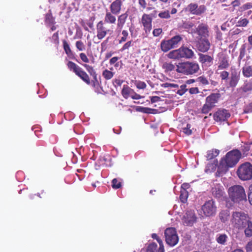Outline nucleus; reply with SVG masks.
<instances>
[{"instance_id":"nucleus-1","label":"nucleus","mask_w":252,"mask_h":252,"mask_svg":"<svg viewBox=\"0 0 252 252\" xmlns=\"http://www.w3.org/2000/svg\"><path fill=\"white\" fill-rule=\"evenodd\" d=\"M231 222L234 228L244 230L246 237L252 236V221L247 214L242 211L233 212Z\"/></svg>"},{"instance_id":"nucleus-2","label":"nucleus","mask_w":252,"mask_h":252,"mask_svg":"<svg viewBox=\"0 0 252 252\" xmlns=\"http://www.w3.org/2000/svg\"><path fill=\"white\" fill-rule=\"evenodd\" d=\"M176 71L185 75H192L197 73L200 67L198 63L194 62L179 63L176 65Z\"/></svg>"},{"instance_id":"nucleus-3","label":"nucleus","mask_w":252,"mask_h":252,"mask_svg":"<svg viewBox=\"0 0 252 252\" xmlns=\"http://www.w3.org/2000/svg\"><path fill=\"white\" fill-rule=\"evenodd\" d=\"M192 36L195 38V43L197 49L203 53L208 52L210 49L211 44L208 37L207 32H191Z\"/></svg>"},{"instance_id":"nucleus-4","label":"nucleus","mask_w":252,"mask_h":252,"mask_svg":"<svg viewBox=\"0 0 252 252\" xmlns=\"http://www.w3.org/2000/svg\"><path fill=\"white\" fill-rule=\"evenodd\" d=\"M229 198L233 203H239L246 200V194L244 188L240 185H234L228 189Z\"/></svg>"},{"instance_id":"nucleus-5","label":"nucleus","mask_w":252,"mask_h":252,"mask_svg":"<svg viewBox=\"0 0 252 252\" xmlns=\"http://www.w3.org/2000/svg\"><path fill=\"white\" fill-rule=\"evenodd\" d=\"M220 93H212L208 95L205 100V103L203 105L201 109V112L203 114H207L213 108L216 106L220 98Z\"/></svg>"},{"instance_id":"nucleus-6","label":"nucleus","mask_w":252,"mask_h":252,"mask_svg":"<svg viewBox=\"0 0 252 252\" xmlns=\"http://www.w3.org/2000/svg\"><path fill=\"white\" fill-rule=\"evenodd\" d=\"M237 174L241 180L247 181L252 179V164L249 162L241 164L237 170Z\"/></svg>"},{"instance_id":"nucleus-7","label":"nucleus","mask_w":252,"mask_h":252,"mask_svg":"<svg viewBox=\"0 0 252 252\" xmlns=\"http://www.w3.org/2000/svg\"><path fill=\"white\" fill-rule=\"evenodd\" d=\"M68 68L80 77L87 85L91 84V80L89 75L75 63L69 61L67 64Z\"/></svg>"},{"instance_id":"nucleus-8","label":"nucleus","mask_w":252,"mask_h":252,"mask_svg":"<svg viewBox=\"0 0 252 252\" xmlns=\"http://www.w3.org/2000/svg\"><path fill=\"white\" fill-rule=\"evenodd\" d=\"M241 157V152L237 149H235L228 152L222 158L230 167H233L238 162Z\"/></svg>"},{"instance_id":"nucleus-9","label":"nucleus","mask_w":252,"mask_h":252,"mask_svg":"<svg viewBox=\"0 0 252 252\" xmlns=\"http://www.w3.org/2000/svg\"><path fill=\"white\" fill-rule=\"evenodd\" d=\"M166 243L170 246H174L179 241L176 229L173 227L167 228L164 232Z\"/></svg>"},{"instance_id":"nucleus-10","label":"nucleus","mask_w":252,"mask_h":252,"mask_svg":"<svg viewBox=\"0 0 252 252\" xmlns=\"http://www.w3.org/2000/svg\"><path fill=\"white\" fill-rule=\"evenodd\" d=\"M201 209L206 217L214 216L216 214L217 209L215 201L213 199L206 201L202 205Z\"/></svg>"},{"instance_id":"nucleus-11","label":"nucleus","mask_w":252,"mask_h":252,"mask_svg":"<svg viewBox=\"0 0 252 252\" xmlns=\"http://www.w3.org/2000/svg\"><path fill=\"white\" fill-rule=\"evenodd\" d=\"M230 114L227 110L225 109H219L214 114V119L218 122H224L230 117Z\"/></svg>"},{"instance_id":"nucleus-12","label":"nucleus","mask_w":252,"mask_h":252,"mask_svg":"<svg viewBox=\"0 0 252 252\" xmlns=\"http://www.w3.org/2000/svg\"><path fill=\"white\" fill-rule=\"evenodd\" d=\"M198 57V61L203 67L211 66L213 64L214 60L213 56L208 54L199 53Z\"/></svg>"},{"instance_id":"nucleus-13","label":"nucleus","mask_w":252,"mask_h":252,"mask_svg":"<svg viewBox=\"0 0 252 252\" xmlns=\"http://www.w3.org/2000/svg\"><path fill=\"white\" fill-rule=\"evenodd\" d=\"M238 90L243 96L249 94L252 91V79L245 81L244 85Z\"/></svg>"},{"instance_id":"nucleus-14","label":"nucleus","mask_w":252,"mask_h":252,"mask_svg":"<svg viewBox=\"0 0 252 252\" xmlns=\"http://www.w3.org/2000/svg\"><path fill=\"white\" fill-rule=\"evenodd\" d=\"M227 163L222 158L221 159L220 164L218 167L217 171L216 173V176L217 177H220L222 176L230 168Z\"/></svg>"},{"instance_id":"nucleus-15","label":"nucleus","mask_w":252,"mask_h":252,"mask_svg":"<svg viewBox=\"0 0 252 252\" xmlns=\"http://www.w3.org/2000/svg\"><path fill=\"white\" fill-rule=\"evenodd\" d=\"M195 214L191 211H188L183 218V222L184 224L188 226L192 225L196 221Z\"/></svg>"},{"instance_id":"nucleus-16","label":"nucleus","mask_w":252,"mask_h":252,"mask_svg":"<svg viewBox=\"0 0 252 252\" xmlns=\"http://www.w3.org/2000/svg\"><path fill=\"white\" fill-rule=\"evenodd\" d=\"M229 66L228 58L223 54L219 55L218 70H223Z\"/></svg>"},{"instance_id":"nucleus-17","label":"nucleus","mask_w":252,"mask_h":252,"mask_svg":"<svg viewBox=\"0 0 252 252\" xmlns=\"http://www.w3.org/2000/svg\"><path fill=\"white\" fill-rule=\"evenodd\" d=\"M240 80V73L236 71L232 72L230 74V78L229 81V85L230 87H235Z\"/></svg>"},{"instance_id":"nucleus-18","label":"nucleus","mask_w":252,"mask_h":252,"mask_svg":"<svg viewBox=\"0 0 252 252\" xmlns=\"http://www.w3.org/2000/svg\"><path fill=\"white\" fill-rule=\"evenodd\" d=\"M142 22L144 27L145 32L150 31L152 29V18L150 15L143 14L142 18Z\"/></svg>"},{"instance_id":"nucleus-19","label":"nucleus","mask_w":252,"mask_h":252,"mask_svg":"<svg viewBox=\"0 0 252 252\" xmlns=\"http://www.w3.org/2000/svg\"><path fill=\"white\" fill-rule=\"evenodd\" d=\"M182 58L191 59L194 56V52L187 47H182L180 48Z\"/></svg>"},{"instance_id":"nucleus-20","label":"nucleus","mask_w":252,"mask_h":252,"mask_svg":"<svg viewBox=\"0 0 252 252\" xmlns=\"http://www.w3.org/2000/svg\"><path fill=\"white\" fill-rule=\"evenodd\" d=\"M121 0H116L111 4L110 9L112 13L114 14H118L121 8Z\"/></svg>"},{"instance_id":"nucleus-21","label":"nucleus","mask_w":252,"mask_h":252,"mask_svg":"<svg viewBox=\"0 0 252 252\" xmlns=\"http://www.w3.org/2000/svg\"><path fill=\"white\" fill-rule=\"evenodd\" d=\"M213 195L216 198H220L223 195L224 191L222 186L217 185L212 189Z\"/></svg>"},{"instance_id":"nucleus-22","label":"nucleus","mask_w":252,"mask_h":252,"mask_svg":"<svg viewBox=\"0 0 252 252\" xmlns=\"http://www.w3.org/2000/svg\"><path fill=\"white\" fill-rule=\"evenodd\" d=\"M230 215L229 210L227 209L222 210L219 213V217L221 222L225 223L229 220Z\"/></svg>"},{"instance_id":"nucleus-23","label":"nucleus","mask_w":252,"mask_h":252,"mask_svg":"<svg viewBox=\"0 0 252 252\" xmlns=\"http://www.w3.org/2000/svg\"><path fill=\"white\" fill-rule=\"evenodd\" d=\"M167 57L170 59H179L182 58L180 48L177 50H174L170 51L167 55Z\"/></svg>"},{"instance_id":"nucleus-24","label":"nucleus","mask_w":252,"mask_h":252,"mask_svg":"<svg viewBox=\"0 0 252 252\" xmlns=\"http://www.w3.org/2000/svg\"><path fill=\"white\" fill-rule=\"evenodd\" d=\"M132 92H133V89L130 88L127 85H124L122 90V94L125 98H128Z\"/></svg>"},{"instance_id":"nucleus-25","label":"nucleus","mask_w":252,"mask_h":252,"mask_svg":"<svg viewBox=\"0 0 252 252\" xmlns=\"http://www.w3.org/2000/svg\"><path fill=\"white\" fill-rule=\"evenodd\" d=\"M161 49L164 52H166L172 48H174L169 40L162 41L160 44Z\"/></svg>"},{"instance_id":"nucleus-26","label":"nucleus","mask_w":252,"mask_h":252,"mask_svg":"<svg viewBox=\"0 0 252 252\" xmlns=\"http://www.w3.org/2000/svg\"><path fill=\"white\" fill-rule=\"evenodd\" d=\"M228 236L225 234H219L217 235L216 241L220 245H224L225 244Z\"/></svg>"},{"instance_id":"nucleus-27","label":"nucleus","mask_w":252,"mask_h":252,"mask_svg":"<svg viewBox=\"0 0 252 252\" xmlns=\"http://www.w3.org/2000/svg\"><path fill=\"white\" fill-rule=\"evenodd\" d=\"M220 153V151L217 149H212L207 152L206 158L207 160H211L217 157Z\"/></svg>"},{"instance_id":"nucleus-28","label":"nucleus","mask_w":252,"mask_h":252,"mask_svg":"<svg viewBox=\"0 0 252 252\" xmlns=\"http://www.w3.org/2000/svg\"><path fill=\"white\" fill-rule=\"evenodd\" d=\"M110 69L109 70L105 69L102 73V76L105 80H110L114 76V72L111 71L113 69V67L110 68Z\"/></svg>"},{"instance_id":"nucleus-29","label":"nucleus","mask_w":252,"mask_h":252,"mask_svg":"<svg viewBox=\"0 0 252 252\" xmlns=\"http://www.w3.org/2000/svg\"><path fill=\"white\" fill-rule=\"evenodd\" d=\"M243 75L245 77H250L252 76V65L245 66L242 68Z\"/></svg>"},{"instance_id":"nucleus-30","label":"nucleus","mask_w":252,"mask_h":252,"mask_svg":"<svg viewBox=\"0 0 252 252\" xmlns=\"http://www.w3.org/2000/svg\"><path fill=\"white\" fill-rule=\"evenodd\" d=\"M138 110L145 114H156L158 112L157 109L144 107H139Z\"/></svg>"},{"instance_id":"nucleus-31","label":"nucleus","mask_w":252,"mask_h":252,"mask_svg":"<svg viewBox=\"0 0 252 252\" xmlns=\"http://www.w3.org/2000/svg\"><path fill=\"white\" fill-rule=\"evenodd\" d=\"M163 69H164L165 72H170L174 70L175 68L174 64L171 63L165 62L163 63L162 66Z\"/></svg>"},{"instance_id":"nucleus-32","label":"nucleus","mask_w":252,"mask_h":252,"mask_svg":"<svg viewBox=\"0 0 252 252\" xmlns=\"http://www.w3.org/2000/svg\"><path fill=\"white\" fill-rule=\"evenodd\" d=\"M45 21L47 24H49L51 26V30L54 31L56 30V27L53 25L54 23V20L51 14H47L46 15Z\"/></svg>"},{"instance_id":"nucleus-33","label":"nucleus","mask_w":252,"mask_h":252,"mask_svg":"<svg viewBox=\"0 0 252 252\" xmlns=\"http://www.w3.org/2000/svg\"><path fill=\"white\" fill-rule=\"evenodd\" d=\"M127 17V14L126 13L123 14L119 17L118 20V26L119 28H121L123 27Z\"/></svg>"},{"instance_id":"nucleus-34","label":"nucleus","mask_w":252,"mask_h":252,"mask_svg":"<svg viewBox=\"0 0 252 252\" xmlns=\"http://www.w3.org/2000/svg\"><path fill=\"white\" fill-rule=\"evenodd\" d=\"M189 196V192L187 190H181L180 199L181 201L184 203H186L187 201Z\"/></svg>"},{"instance_id":"nucleus-35","label":"nucleus","mask_w":252,"mask_h":252,"mask_svg":"<svg viewBox=\"0 0 252 252\" xmlns=\"http://www.w3.org/2000/svg\"><path fill=\"white\" fill-rule=\"evenodd\" d=\"M218 165V161H215L213 163H209L207 164L205 171L206 172H213L214 171Z\"/></svg>"},{"instance_id":"nucleus-36","label":"nucleus","mask_w":252,"mask_h":252,"mask_svg":"<svg viewBox=\"0 0 252 252\" xmlns=\"http://www.w3.org/2000/svg\"><path fill=\"white\" fill-rule=\"evenodd\" d=\"M182 38L180 35H176L172 38H171L169 40L170 41L172 46H173V48L176 47V46L177 44L181 41Z\"/></svg>"},{"instance_id":"nucleus-37","label":"nucleus","mask_w":252,"mask_h":252,"mask_svg":"<svg viewBox=\"0 0 252 252\" xmlns=\"http://www.w3.org/2000/svg\"><path fill=\"white\" fill-rule=\"evenodd\" d=\"M196 82L202 86H206L209 84V81L204 76H201L196 78Z\"/></svg>"},{"instance_id":"nucleus-38","label":"nucleus","mask_w":252,"mask_h":252,"mask_svg":"<svg viewBox=\"0 0 252 252\" xmlns=\"http://www.w3.org/2000/svg\"><path fill=\"white\" fill-rule=\"evenodd\" d=\"M93 77V79L91 81V84L90 85H91L93 88H98L99 85L100 83L97 79V74H95L93 75H92Z\"/></svg>"},{"instance_id":"nucleus-39","label":"nucleus","mask_w":252,"mask_h":252,"mask_svg":"<svg viewBox=\"0 0 252 252\" xmlns=\"http://www.w3.org/2000/svg\"><path fill=\"white\" fill-rule=\"evenodd\" d=\"M105 21L107 23H114L116 21V18L111 13L107 12L105 17Z\"/></svg>"},{"instance_id":"nucleus-40","label":"nucleus","mask_w":252,"mask_h":252,"mask_svg":"<svg viewBox=\"0 0 252 252\" xmlns=\"http://www.w3.org/2000/svg\"><path fill=\"white\" fill-rule=\"evenodd\" d=\"M197 6L198 5L196 3H190L188 6V8L191 13L195 15V13L197 12Z\"/></svg>"},{"instance_id":"nucleus-41","label":"nucleus","mask_w":252,"mask_h":252,"mask_svg":"<svg viewBox=\"0 0 252 252\" xmlns=\"http://www.w3.org/2000/svg\"><path fill=\"white\" fill-rule=\"evenodd\" d=\"M158 246L155 243L150 244L147 248V252H157Z\"/></svg>"},{"instance_id":"nucleus-42","label":"nucleus","mask_w":252,"mask_h":252,"mask_svg":"<svg viewBox=\"0 0 252 252\" xmlns=\"http://www.w3.org/2000/svg\"><path fill=\"white\" fill-rule=\"evenodd\" d=\"M134 84L138 89H145L147 87V85L144 82L139 80H136Z\"/></svg>"},{"instance_id":"nucleus-43","label":"nucleus","mask_w":252,"mask_h":252,"mask_svg":"<svg viewBox=\"0 0 252 252\" xmlns=\"http://www.w3.org/2000/svg\"><path fill=\"white\" fill-rule=\"evenodd\" d=\"M122 187L121 182H119L117 179H113L112 181V187L114 189H118Z\"/></svg>"},{"instance_id":"nucleus-44","label":"nucleus","mask_w":252,"mask_h":252,"mask_svg":"<svg viewBox=\"0 0 252 252\" xmlns=\"http://www.w3.org/2000/svg\"><path fill=\"white\" fill-rule=\"evenodd\" d=\"M84 67L86 68L89 73L92 76L96 74V72L92 66L87 64H83Z\"/></svg>"},{"instance_id":"nucleus-45","label":"nucleus","mask_w":252,"mask_h":252,"mask_svg":"<svg viewBox=\"0 0 252 252\" xmlns=\"http://www.w3.org/2000/svg\"><path fill=\"white\" fill-rule=\"evenodd\" d=\"M191 125L188 124L186 127L182 128V131L187 135H189L192 134V130L190 129Z\"/></svg>"},{"instance_id":"nucleus-46","label":"nucleus","mask_w":252,"mask_h":252,"mask_svg":"<svg viewBox=\"0 0 252 252\" xmlns=\"http://www.w3.org/2000/svg\"><path fill=\"white\" fill-rule=\"evenodd\" d=\"M187 91H188V89H187V85L186 84H183V85H182L180 87V89L177 91V94H178L180 95H182Z\"/></svg>"},{"instance_id":"nucleus-47","label":"nucleus","mask_w":252,"mask_h":252,"mask_svg":"<svg viewBox=\"0 0 252 252\" xmlns=\"http://www.w3.org/2000/svg\"><path fill=\"white\" fill-rule=\"evenodd\" d=\"M63 46L66 54L68 55H70L71 54V50L68 44L65 40H63Z\"/></svg>"},{"instance_id":"nucleus-48","label":"nucleus","mask_w":252,"mask_h":252,"mask_svg":"<svg viewBox=\"0 0 252 252\" xmlns=\"http://www.w3.org/2000/svg\"><path fill=\"white\" fill-rule=\"evenodd\" d=\"M206 7L204 5H200L199 7L197 6V12L195 13V15H201V14L203 13L206 11Z\"/></svg>"},{"instance_id":"nucleus-49","label":"nucleus","mask_w":252,"mask_h":252,"mask_svg":"<svg viewBox=\"0 0 252 252\" xmlns=\"http://www.w3.org/2000/svg\"><path fill=\"white\" fill-rule=\"evenodd\" d=\"M229 75V73L228 71L223 70L220 73V76L222 80H226L228 78Z\"/></svg>"},{"instance_id":"nucleus-50","label":"nucleus","mask_w":252,"mask_h":252,"mask_svg":"<svg viewBox=\"0 0 252 252\" xmlns=\"http://www.w3.org/2000/svg\"><path fill=\"white\" fill-rule=\"evenodd\" d=\"M124 81L119 79H115L113 80L112 83L115 88L121 86Z\"/></svg>"},{"instance_id":"nucleus-51","label":"nucleus","mask_w":252,"mask_h":252,"mask_svg":"<svg viewBox=\"0 0 252 252\" xmlns=\"http://www.w3.org/2000/svg\"><path fill=\"white\" fill-rule=\"evenodd\" d=\"M76 46L79 51H82L85 49L84 45L81 41H77L76 42Z\"/></svg>"},{"instance_id":"nucleus-52","label":"nucleus","mask_w":252,"mask_h":252,"mask_svg":"<svg viewBox=\"0 0 252 252\" xmlns=\"http://www.w3.org/2000/svg\"><path fill=\"white\" fill-rule=\"evenodd\" d=\"M162 86L165 88H177L179 87L178 84H174V83H166L162 85Z\"/></svg>"},{"instance_id":"nucleus-53","label":"nucleus","mask_w":252,"mask_h":252,"mask_svg":"<svg viewBox=\"0 0 252 252\" xmlns=\"http://www.w3.org/2000/svg\"><path fill=\"white\" fill-rule=\"evenodd\" d=\"M158 16L161 18H169L170 17L168 11L159 13Z\"/></svg>"},{"instance_id":"nucleus-54","label":"nucleus","mask_w":252,"mask_h":252,"mask_svg":"<svg viewBox=\"0 0 252 252\" xmlns=\"http://www.w3.org/2000/svg\"><path fill=\"white\" fill-rule=\"evenodd\" d=\"M80 57L81 59V60L86 63H88L89 62V60L86 55L85 53H81L80 54Z\"/></svg>"},{"instance_id":"nucleus-55","label":"nucleus","mask_w":252,"mask_h":252,"mask_svg":"<svg viewBox=\"0 0 252 252\" xmlns=\"http://www.w3.org/2000/svg\"><path fill=\"white\" fill-rule=\"evenodd\" d=\"M189 93L191 94H197L199 93V91L197 87H193L189 89Z\"/></svg>"},{"instance_id":"nucleus-56","label":"nucleus","mask_w":252,"mask_h":252,"mask_svg":"<svg viewBox=\"0 0 252 252\" xmlns=\"http://www.w3.org/2000/svg\"><path fill=\"white\" fill-rule=\"evenodd\" d=\"M130 96L133 99H139L143 97L140 94L136 93L134 91L132 93V94H131Z\"/></svg>"},{"instance_id":"nucleus-57","label":"nucleus","mask_w":252,"mask_h":252,"mask_svg":"<svg viewBox=\"0 0 252 252\" xmlns=\"http://www.w3.org/2000/svg\"><path fill=\"white\" fill-rule=\"evenodd\" d=\"M248 199L250 203L252 205V184L249 187V192L248 193Z\"/></svg>"},{"instance_id":"nucleus-58","label":"nucleus","mask_w":252,"mask_h":252,"mask_svg":"<svg viewBox=\"0 0 252 252\" xmlns=\"http://www.w3.org/2000/svg\"><path fill=\"white\" fill-rule=\"evenodd\" d=\"M150 100L152 103L159 101L161 100V98L160 97L158 96H150Z\"/></svg>"},{"instance_id":"nucleus-59","label":"nucleus","mask_w":252,"mask_h":252,"mask_svg":"<svg viewBox=\"0 0 252 252\" xmlns=\"http://www.w3.org/2000/svg\"><path fill=\"white\" fill-rule=\"evenodd\" d=\"M131 41H129L128 42H127L126 43L124 46H123V47L122 48V49H121V50L122 51H123L126 49H127L129 47H130L131 46Z\"/></svg>"},{"instance_id":"nucleus-60","label":"nucleus","mask_w":252,"mask_h":252,"mask_svg":"<svg viewBox=\"0 0 252 252\" xmlns=\"http://www.w3.org/2000/svg\"><path fill=\"white\" fill-rule=\"evenodd\" d=\"M207 31V26L204 24L199 25L198 26V30L197 32H205Z\"/></svg>"},{"instance_id":"nucleus-61","label":"nucleus","mask_w":252,"mask_h":252,"mask_svg":"<svg viewBox=\"0 0 252 252\" xmlns=\"http://www.w3.org/2000/svg\"><path fill=\"white\" fill-rule=\"evenodd\" d=\"M190 187V185L189 183H184L181 185V190H187Z\"/></svg>"},{"instance_id":"nucleus-62","label":"nucleus","mask_w":252,"mask_h":252,"mask_svg":"<svg viewBox=\"0 0 252 252\" xmlns=\"http://www.w3.org/2000/svg\"><path fill=\"white\" fill-rule=\"evenodd\" d=\"M249 21L247 19H243L239 22V26H246L248 24Z\"/></svg>"},{"instance_id":"nucleus-63","label":"nucleus","mask_w":252,"mask_h":252,"mask_svg":"<svg viewBox=\"0 0 252 252\" xmlns=\"http://www.w3.org/2000/svg\"><path fill=\"white\" fill-rule=\"evenodd\" d=\"M252 7V4L251 3H247L246 4H244L241 8L244 10H247V9H250Z\"/></svg>"},{"instance_id":"nucleus-64","label":"nucleus","mask_w":252,"mask_h":252,"mask_svg":"<svg viewBox=\"0 0 252 252\" xmlns=\"http://www.w3.org/2000/svg\"><path fill=\"white\" fill-rule=\"evenodd\" d=\"M246 249L247 252L252 251V241H250L247 244Z\"/></svg>"}]
</instances>
